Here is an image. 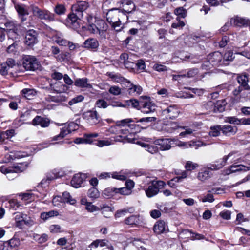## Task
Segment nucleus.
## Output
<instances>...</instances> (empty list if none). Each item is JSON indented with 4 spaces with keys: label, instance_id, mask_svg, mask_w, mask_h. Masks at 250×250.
Masks as SVG:
<instances>
[{
    "label": "nucleus",
    "instance_id": "1",
    "mask_svg": "<svg viewBox=\"0 0 250 250\" xmlns=\"http://www.w3.org/2000/svg\"><path fill=\"white\" fill-rule=\"evenodd\" d=\"M89 5L86 1H79L71 7V12L67 16V21L74 29L80 27L79 21L83 18V12L87 9Z\"/></svg>",
    "mask_w": 250,
    "mask_h": 250
},
{
    "label": "nucleus",
    "instance_id": "2",
    "mask_svg": "<svg viewBox=\"0 0 250 250\" xmlns=\"http://www.w3.org/2000/svg\"><path fill=\"white\" fill-rule=\"evenodd\" d=\"M125 18V14L119 9L113 8L106 13V20L111 28L116 32L121 31V20Z\"/></svg>",
    "mask_w": 250,
    "mask_h": 250
},
{
    "label": "nucleus",
    "instance_id": "3",
    "mask_svg": "<svg viewBox=\"0 0 250 250\" xmlns=\"http://www.w3.org/2000/svg\"><path fill=\"white\" fill-rule=\"evenodd\" d=\"M166 185L162 181H152L148 184V188L145 190L146 196L151 198L157 195L161 188H163Z\"/></svg>",
    "mask_w": 250,
    "mask_h": 250
},
{
    "label": "nucleus",
    "instance_id": "4",
    "mask_svg": "<svg viewBox=\"0 0 250 250\" xmlns=\"http://www.w3.org/2000/svg\"><path fill=\"white\" fill-rule=\"evenodd\" d=\"M31 10L34 16L41 20H47L50 21H53L55 15L48 10H42L37 6H32Z\"/></svg>",
    "mask_w": 250,
    "mask_h": 250
},
{
    "label": "nucleus",
    "instance_id": "5",
    "mask_svg": "<svg viewBox=\"0 0 250 250\" xmlns=\"http://www.w3.org/2000/svg\"><path fill=\"white\" fill-rule=\"evenodd\" d=\"M140 104V110L143 113L148 114L154 112L156 109L155 104L151 101L149 97L146 96L141 97Z\"/></svg>",
    "mask_w": 250,
    "mask_h": 250
},
{
    "label": "nucleus",
    "instance_id": "6",
    "mask_svg": "<svg viewBox=\"0 0 250 250\" xmlns=\"http://www.w3.org/2000/svg\"><path fill=\"white\" fill-rule=\"evenodd\" d=\"M14 5L21 23L24 24L27 21V17L29 14L28 6L24 4L16 2H14Z\"/></svg>",
    "mask_w": 250,
    "mask_h": 250
},
{
    "label": "nucleus",
    "instance_id": "7",
    "mask_svg": "<svg viewBox=\"0 0 250 250\" xmlns=\"http://www.w3.org/2000/svg\"><path fill=\"white\" fill-rule=\"evenodd\" d=\"M28 163L27 162H23L18 163L17 165L12 167H0V171L5 174H9L11 173H17L21 172L26 169Z\"/></svg>",
    "mask_w": 250,
    "mask_h": 250
},
{
    "label": "nucleus",
    "instance_id": "8",
    "mask_svg": "<svg viewBox=\"0 0 250 250\" xmlns=\"http://www.w3.org/2000/svg\"><path fill=\"white\" fill-rule=\"evenodd\" d=\"M22 65L26 70L31 71L38 69L40 66L37 59L31 56H27L23 58Z\"/></svg>",
    "mask_w": 250,
    "mask_h": 250
},
{
    "label": "nucleus",
    "instance_id": "9",
    "mask_svg": "<svg viewBox=\"0 0 250 250\" xmlns=\"http://www.w3.org/2000/svg\"><path fill=\"white\" fill-rule=\"evenodd\" d=\"M180 112L177 105H170L162 110V115L166 119H173L178 116Z\"/></svg>",
    "mask_w": 250,
    "mask_h": 250
},
{
    "label": "nucleus",
    "instance_id": "10",
    "mask_svg": "<svg viewBox=\"0 0 250 250\" xmlns=\"http://www.w3.org/2000/svg\"><path fill=\"white\" fill-rule=\"evenodd\" d=\"M223 55L220 52L216 51L209 54L207 57L209 63L212 66H223L222 62Z\"/></svg>",
    "mask_w": 250,
    "mask_h": 250
},
{
    "label": "nucleus",
    "instance_id": "11",
    "mask_svg": "<svg viewBox=\"0 0 250 250\" xmlns=\"http://www.w3.org/2000/svg\"><path fill=\"white\" fill-rule=\"evenodd\" d=\"M234 154L233 152H230L228 155L224 156L221 160L216 161L214 164H209L208 169L212 170H218L222 168L226 164L229 158L232 156Z\"/></svg>",
    "mask_w": 250,
    "mask_h": 250
},
{
    "label": "nucleus",
    "instance_id": "12",
    "mask_svg": "<svg viewBox=\"0 0 250 250\" xmlns=\"http://www.w3.org/2000/svg\"><path fill=\"white\" fill-rule=\"evenodd\" d=\"M83 118L91 125H95L99 122V117L96 110H89L84 113Z\"/></svg>",
    "mask_w": 250,
    "mask_h": 250
},
{
    "label": "nucleus",
    "instance_id": "13",
    "mask_svg": "<svg viewBox=\"0 0 250 250\" xmlns=\"http://www.w3.org/2000/svg\"><path fill=\"white\" fill-rule=\"evenodd\" d=\"M38 33L34 30H29L26 33L25 43L29 46H33L38 42Z\"/></svg>",
    "mask_w": 250,
    "mask_h": 250
},
{
    "label": "nucleus",
    "instance_id": "14",
    "mask_svg": "<svg viewBox=\"0 0 250 250\" xmlns=\"http://www.w3.org/2000/svg\"><path fill=\"white\" fill-rule=\"evenodd\" d=\"M86 178V176L85 174H76L73 176L71 181V186L75 188H79Z\"/></svg>",
    "mask_w": 250,
    "mask_h": 250
},
{
    "label": "nucleus",
    "instance_id": "15",
    "mask_svg": "<svg viewBox=\"0 0 250 250\" xmlns=\"http://www.w3.org/2000/svg\"><path fill=\"white\" fill-rule=\"evenodd\" d=\"M250 169V167L243 165H232L226 170V174L229 175L231 173L241 171H247Z\"/></svg>",
    "mask_w": 250,
    "mask_h": 250
},
{
    "label": "nucleus",
    "instance_id": "16",
    "mask_svg": "<svg viewBox=\"0 0 250 250\" xmlns=\"http://www.w3.org/2000/svg\"><path fill=\"white\" fill-rule=\"evenodd\" d=\"M27 216L22 213H17L15 214V220L17 227L21 228L23 224H29L30 220H27Z\"/></svg>",
    "mask_w": 250,
    "mask_h": 250
},
{
    "label": "nucleus",
    "instance_id": "17",
    "mask_svg": "<svg viewBox=\"0 0 250 250\" xmlns=\"http://www.w3.org/2000/svg\"><path fill=\"white\" fill-rule=\"evenodd\" d=\"M50 124V121L48 119L36 116L32 120V124L33 125H40L42 127H48Z\"/></svg>",
    "mask_w": 250,
    "mask_h": 250
},
{
    "label": "nucleus",
    "instance_id": "18",
    "mask_svg": "<svg viewBox=\"0 0 250 250\" xmlns=\"http://www.w3.org/2000/svg\"><path fill=\"white\" fill-rule=\"evenodd\" d=\"M143 245V242L140 240H134L128 244L125 247V250H146Z\"/></svg>",
    "mask_w": 250,
    "mask_h": 250
},
{
    "label": "nucleus",
    "instance_id": "19",
    "mask_svg": "<svg viewBox=\"0 0 250 250\" xmlns=\"http://www.w3.org/2000/svg\"><path fill=\"white\" fill-rule=\"evenodd\" d=\"M74 84L75 86L81 88L91 89L92 88V85L88 83V80L86 78L75 79Z\"/></svg>",
    "mask_w": 250,
    "mask_h": 250
},
{
    "label": "nucleus",
    "instance_id": "20",
    "mask_svg": "<svg viewBox=\"0 0 250 250\" xmlns=\"http://www.w3.org/2000/svg\"><path fill=\"white\" fill-rule=\"evenodd\" d=\"M126 87L128 88V93L130 96H138L142 92V88L141 86L134 85L130 82V83H127Z\"/></svg>",
    "mask_w": 250,
    "mask_h": 250
},
{
    "label": "nucleus",
    "instance_id": "21",
    "mask_svg": "<svg viewBox=\"0 0 250 250\" xmlns=\"http://www.w3.org/2000/svg\"><path fill=\"white\" fill-rule=\"evenodd\" d=\"M237 81L239 84V86L244 88L246 90L250 89V86L248 84L249 79L247 74H242L239 75L237 77Z\"/></svg>",
    "mask_w": 250,
    "mask_h": 250
},
{
    "label": "nucleus",
    "instance_id": "22",
    "mask_svg": "<svg viewBox=\"0 0 250 250\" xmlns=\"http://www.w3.org/2000/svg\"><path fill=\"white\" fill-rule=\"evenodd\" d=\"M221 127L222 133L226 136L235 135L238 130L236 126H233L228 125H221Z\"/></svg>",
    "mask_w": 250,
    "mask_h": 250
},
{
    "label": "nucleus",
    "instance_id": "23",
    "mask_svg": "<svg viewBox=\"0 0 250 250\" xmlns=\"http://www.w3.org/2000/svg\"><path fill=\"white\" fill-rule=\"evenodd\" d=\"M154 144L159 146V149L162 151L169 150L171 147L170 142L167 139H157L154 141Z\"/></svg>",
    "mask_w": 250,
    "mask_h": 250
},
{
    "label": "nucleus",
    "instance_id": "24",
    "mask_svg": "<svg viewBox=\"0 0 250 250\" xmlns=\"http://www.w3.org/2000/svg\"><path fill=\"white\" fill-rule=\"evenodd\" d=\"M157 120L156 117H145L139 119V120L136 121V123H140L142 125H139V127L136 128L135 130L136 131L139 130L140 128L141 129H146L148 126V124L150 122H155Z\"/></svg>",
    "mask_w": 250,
    "mask_h": 250
},
{
    "label": "nucleus",
    "instance_id": "25",
    "mask_svg": "<svg viewBox=\"0 0 250 250\" xmlns=\"http://www.w3.org/2000/svg\"><path fill=\"white\" fill-rule=\"evenodd\" d=\"M133 122L131 119H125L119 121L117 122V125L119 126H126L131 130H135L136 128H139L140 125L137 124H128Z\"/></svg>",
    "mask_w": 250,
    "mask_h": 250
},
{
    "label": "nucleus",
    "instance_id": "26",
    "mask_svg": "<svg viewBox=\"0 0 250 250\" xmlns=\"http://www.w3.org/2000/svg\"><path fill=\"white\" fill-rule=\"evenodd\" d=\"M50 88L54 91L58 93L65 92L68 89V87L67 86L62 84L60 82H56L54 84H51Z\"/></svg>",
    "mask_w": 250,
    "mask_h": 250
},
{
    "label": "nucleus",
    "instance_id": "27",
    "mask_svg": "<svg viewBox=\"0 0 250 250\" xmlns=\"http://www.w3.org/2000/svg\"><path fill=\"white\" fill-rule=\"evenodd\" d=\"M233 21L234 25L237 26L242 27L250 25V20L246 18L237 16L235 17Z\"/></svg>",
    "mask_w": 250,
    "mask_h": 250
},
{
    "label": "nucleus",
    "instance_id": "28",
    "mask_svg": "<svg viewBox=\"0 0 250 250\" xmlns=\"http://www.w3.org/2000/svg\"><path fill=\"white\" fill-rule=\"evenodd\" d=\"M167 225L165 221L162 220L158 221L153 227V230L156 234H159L165 232Z\"/></svg>",
    "mask_w": 250,
    "mask_h": 250
},
{
    "label": "nucleus",
    "instance_id": "29",
    "mask_svg": "<svg viewBox=\"0 0 250 250\" xmlns=\"http://www.w3.org/2000/svg\"><path fill=\"white\" fill-rule=\"evenodd\" d=\"M99 45V42L96 39L89 38L85 41L83 47L88 49H97Z\"/></svg>",
    "mask_w": 250,
    "mask_h": 250
},
{
    "label": "nucleus",
    "instance_id": "30",
    "mask_svg": "<svg viewBox=\"0 0 250 250\" xmlns=\"http://www.w3.org/2000/svg\"><path fill=\"white\" fill-rule=\"evenodd\" d=\"M123 7L124 8L121 12H123L125 13V18H127V17L126 16V13H130L132 11H135L136 7L135 4L131 1H127L123 5Z\"/></svg>",
    "mask_w": 250,
    "mask_h": 250
},
{
    "label": "nucleus",
    "instance_id": "31",
    "mask_svg": "<svg viewBox=\"0 0 250 250\" xmlns=\"http://www.w3.org/2000/svg\"><path fill=\"white\" fill-rule=\"evenodd\" d=\"M226 103L225 101H218L216 103H214L213 112L220 113L225 110Z\"/></svg>",
    "mask_w": 250,
    "mask_h": 250
},
{
    "label": "nucleus",
    "instance_id": "32",
    "mask_svg": "<svg viewBox=\"0 0 250 250\" xmlns=\"http://www.w3.org/2000/svg\"><path fill=\"white\" fill-rule=\"evenodd\" d=\"M179 127L180 126L177 122H172L166 124L163 128L167 132L171 133Z\"/></svg>",
    "mask_w": 250,
    "mask_h": 250
},
{
    "label": "nucleus",
    "instance_id": "33",
    "mask_svg": "<svg viewBox=\"0 0 250 250\" xmlns=\"http://www.w3.org/2000/svg\"><path fill=\"white\" fill-rule=\"evenodd\" d=\"M95 26L97 31L103 30L106 31L108 28V25L103 20H99L95 21V24H91V27Z\"/></svg>",
    "mask_w": 250,
    "mask_h": 250
},
{
    "label": "nucleus",
    "instance_id": "34",
    "mask_svg": "<svg viewBox=\"0 0 250 250\" xmlns=\"http://www.w3.org/2000/svg\"><path fill=\"white\" fill-rule=\"evenodd\" d=\"M135 58V56L130 54L128 59L125 62V66L128 69H134L136 68L135 62L133 58Z\"/></svg>",
    "mask_w": 250,
    "mask_h": 250
},
{
    "label": "nucleus",
    "instance_id": "35",
    "mask_svg": "<svg viewBox=\"0 0 250 250\" xmlns=\"http://www.w3.org/2000/svg\"><path fill=\"white\" fill-rule=\"evenodd\" d=\"M54 41L57 44L62 46H67V44H69V41L64 39L60 32L56 34L54 37Z\"/></svg>",
    "mask_w": 250,
    "mask_h": 250
},
{
    "label": "nucleus",
    "instance_id": "36",
    "mask_svg": "<svg viewBox=\"0 0 250 250\" xmlns=\"http://www.w3.org/2000/svg\"><path fill=\"white\" fill-rule=\"evenodd\" d=\"M233 59V53L230 51H227L223 55L222 62L223 66H227L229 64V62Z\"/></svg>",
    "mask_w": 250,
    "mask_h": 250
},
{
    "label": "nucleus",
    "instance_id": "37",
    "mask_svg": "<svg viewBox=\"0 0 250 250\" xmlns=\"http://www.w3.org/2000/svg\"><path fill=\"white\" fill-rule=\"evenodd\" d=\"M139 215H131L128 218H126L124 222L125 224L129 225H137L139 223Z\"/></svg>",
    "mask_w": 250,
    "mask_h": 250
},
{
    "label": "nucleus",
    "instance_id": "38",
    "mask_svg": "<svg viewBox=\"0 0 250 250\" xmlns=\"http://www.w3.org/2000/svg\"><path fill=\"white\" fill-rule=\"evenodd\" d=\"M210 129V130L209 132V134L210 136H218L220 135L221 131V125H216L213 126H211Z\"/></svg>",
    "mask_w": 250,
    "mask_h": 250
},
{
    "label": "nucleus",
    "instance_id": "39",
    "mask_svg": "<svg viewBox=\"0 0 250 250\" xmlns=\"http://www.w3.org/2000/svg\"><path fill=\"white\" fill-rule=\"evenodd\" d=\"M58 215V212L57 211L51 210L48 212H43L41 214V218L44 221H45L50 217L56 216Z\"/></svg>",
    "mask_w": 250,
    "mask_h": 250
},
{
    "label": "nucleus",
    "instance_id": "40",
    "mask_svg": "<svg viewBox=\"0 0 250 250\" xmlns=\"http://www.w3.org/2000/svg\"><path fill=\"white\" fill-rule=\"evenodd\" d=\"M70 133L71 132L70 129H67V127H63L61 129L60 134L58 135L54 136L52 140H58L59 139H62Z\"/></svg>",
    "mask_w": 250,
    "mask_h": 250
},
{
    "label": "nucleus",
    "instance_id": "41",
    "mask_svg": "<svg viewBox=\"0 0 250 250\" xmlns=\"http://www.w3.org/2000/svg\"><path fill=\"white\" fill-rule=\"evenodd\" d=\"M123 188H108L104 190L103 194L107 197L113 195L114 192L117 193L121 192Z\"/></svg>",
    "mask_w": 250,
    "mask_h": 250
},
{
    "label": "nucleus",
    "instance_id": "42",
    "mask_svg": "<svg viewBox=\"0 0 250 250\" xmlns=\"http://www.w3.org/2000/svg\"><path fill=\"white\" fill-rule=\"evenodd\" d=\"M87 195L90 198L96 199L99 197L100 192L96 188L93 187L88 190Z\"/></svg>",
    "mask_w": 250,
    "mask_h": 250
},
{
    "label": "nucleus",
    "instance_id": "43",
    "mask_svg": "<svg viewBox=\"0 0 250 250\" xmlns=\"http://www.w3.org/2000/svg\"><path fill=\"white\" fill-rule=\"evenodd\" d=\"M33 238L38 243H43L47 240L48 236L46 234H42L41 235L38 234H34Z\"/></svg>",
    "mask_w": 250,
    "mask_h": 250
},
{
    "label": "nucleus",
    "instance_id": "44",
    "mask_svg": "<svg viewBox=\"0 0 250 250\" xmlns=\"http://www.w3.org/2000/svg\"><path fill=\"white\" fill-rule=\"evenodd\" d=\"M213 107L214 102L211 101H208L204 103L202 105V108L203 110L208 111L209 112H213Z\"/></svg>",
    "mask_w": 250,
    "mask_h": 250
},
{
    "label": "nucleus",
    "instance_id": "45",
    "mask_svg": "<svg viewBox=\"0 0 250 250\" xmlns=\"http://www.w3.org/2000/svg\"><path fill=\"white\" fill-rule=\"evenodd\" d=\"M209 177V171L208 170H205L203 171H201L198 173L197 178L201 181H205Z\"/></svg>",
    "mask_w": 250,
    "mask_h": 250
},
{
    "label": "nucleus",
    "instance_id": "46",
    "mask_svg": "<svg viewBox=\"0 0 250 250\" xmlns=\"http://www.w3.org/2000/svg\"><path fill=\"white\" fill-rule=\"evenodd\" d=\"M7 35L8 37V40H12L15 41L19 39V34L18 33V29L13 30L12 31H9L7 32Z\"/></svg>",
    "mask_w": 250,
    "mask_h": 250
},
{
    "label": "nucleus",
    "instance_id": "47",
    "mask_svg": "<svg viewBox=\"0 0 250 250\" xmlns=\"http://www.w3.org/2000/svg\"><path fill=\"white\" fill-rule=\"evenodd\" d=\"M111 78H113L116 82L121 84H124L125 83H130V81L120 75H114L111 76Z\"/></svg>",
    "mask_w": 250,
    "mask_h": 250
},
{
    "label": "nucleus",
    "instance_id": "48",
    "mask_svg": "<svg viewBox=\"0 0 250 250\" xmlns=\"http://www.w3.org/2000/svg\"><path fill=\"white\" fill-rule=\"evenodd\" d=\"M66 8L62 4H57L54 8V12L59 15L64 14Z\"/></svg>",
    "mask_w": 250,
    "mask_h": 250
},
{
    "label": "nucleus",
    "instance_id": "49",
    "mask_svg": "<svg viewBox=\"0 0 250 250\" xmlns=\"http://www.w3.org/2000/svg\"><path fill=\"white\" fill-rule=\"evenodd\" d=\"M18 48V43L17 41L14 42L11 44L9 45L7 48V52L8 53L15 54Z\"/></svg>",
    "mask_w": 250,
    "mask_h": 250
},
{
    "label": "nucleus",
    "instance_id": "50",
    "mask_svg": "<svg viewBox=\"0 0 250 250\" xmlns=\"http://www.w3.org/2000/svg\"><path fill=\"white\" fill-rule=\"evenodd\" d=\"M22 95L28 99L34 95V91L31 89H24L21 91Z\"/></svg>",
    "mask_w": 250,
    "mask_h": 250
},
{
    "label": "nucleus",
    "instance_id": "51",
    "mask_svg": "<svg viewBox=\"0 0 250 250\" xmlns=\"http://www.w3.org/2000/svg\"><path fill=\"white\" fill-rule=\"evenodd\" d=\"M126 103H127L128 105H129L130 104H131V106L133 107L140 110V108L141 106L140 100L139 101L136 99H131L129 100L126 101Z\"/></svg>",
    "mask_w": 250,
    "mask_h": 250
},
{
    "label": "nucleus",
    "instance_id": "52",
    "mask_svg": "<svg viewBox=\"0 0 250 250\" xmlns=\"http://www.w3.org/2000/svg\"><path fill=\"white\" fill-rule=\"evenodd\" d=\"M225 122L235 125H240V119L235 117H227L225 119Z\"/></svg>",
    "mask_w": 250,
    "mask_h": 250
},
{
    "label": "nucleus",
    "instance_id": "53",
    "mask_svg": "<svg viewBox=\"0 0 250 250\" xmlns=\"http://www.w3.org/2000/svg\"><path fill=\"white\" fill-rule=\"evenodd\" d=\"M96 106L99 108H106L110 104H108L106 101L104 99H99L96 102Z\"/></svg>",
    "mask_w": 250,
    "mask_h": 250
},
{
    "label": "nucleus",
    "instance_id": "54",
    "mask_svg": "<svg viewBox=\"0 0 250 250\" xmlns=\"http://www.w3.org/2000/svg\"><path fill=\"white\" fill-rule=\"evenodd\" d=\"M84 99V97L82 95H78L76 97L72 98L71 100L68 102V104L70 105H72L74 104H77L78 103L82 102Z\"/></svg>",
    "mask_w": 250,
    "mask_h": 250
},
{
    "label": "nucleus",
    "instance_id": "55",
    "mask_svg": "<svg viewBox=\"0 0 250 250\" xmlns=\"http://www.w3.org/2000/svg\"><path fill=\"white\" fill-rule=\"evenodd\" d=\"M174 13L181 18H185L187 15V11L183 7H179L175 9Z\"/></svg>",
    "mask_w": 250,
    "mask_h": 250
},
{
    "label": "nucleus",
    "instance_id": "56",
    "mask_svg": "<svg viewBox=\"0 0 250 250\" xmlns=\"http://www.w3.org/2000/svg\"><path fill=\"white\" fill-rule=\"evenodd\" d=\"M5 26L7 32L18 29L17 25L13 21H9L6 22L5 23Z\"/></svg>",
    "mask_w": 250,
    "mask_h": 250
},
{
    "label": "nucleus",
    "instance_id": "57",
    "mask_svg": "<svg viewBox=\"0 0 250 250\" xmlns=\"http://www.w3.org/2000/svg\"><path fill=\"white\" fill-rule=\"evenodd\" d=\"M108 91L115 96H118L121 94V91L119 87L117 86H112L109 89Z\"/></svg>",
    "mask_w": 250,
    "mask_h": 250
},
{
    "label": "nucleus",
    "instance_id": "58",
    "mask_svg": "<svg viewBox=\"0 0 250 250\" xmlns=\"http://www.w3.org/2000/svg\"><path fill=\"white\" fill-rule=\"evenodd\" d=\"M198 165L196 163H194L191 161H188L185 165V168L188 171H191L195 169Z\"/></svg>",
    "mask_w": 250,
    "mask_h": 250
},
{
    "label": "nucleus",
    "instance_id": "59",
    "mask_svg": "<svg viewBox=\"0 0 250 250\" xmlns=\"http://www.w3.org/2000/svg\"><path fill=\"white\" fill-rule=\"evenodd\" d=\"M214 201V198L212 194L208 192V193L205 195L202 199V201L203 202H209L212 203Z\"/></svg>",
    "mask_w": 250,
    "mask_h": 250
},
{
    "label": "nucleus",
    "instance_id": "60",
    "mask_svg": "<svg viewBox=\"0 0 250 250\" xmlns=\"http://www.w3.org/2000/svg\"><path fill=\"white\" fill-rule=\"evenodd\" d=\"M9 69V68L4 63L0 64V74L3 76L6 75Z\"/></svg>",
    "mask_w": 250,
    "mask_h": 250
},
{
    "label": "nucleus",
    "instance_id": "61",
    "mask_svg": "<svg viewBox=\"0 0 250 250\" xmlns=\"http://www.w3.org/2000/svg\"><path fill=\"white\" fill-rule=\"evenodd\" d=\"M153 68L154 70L158 72H164L167 70V67L162 64H155Z\"/></svg>",
    "mask_w": 250,
    "mask_h": 250
},
{
    "label": "nucleus",
    "instance_id": "62",
    "mask_svg": "<svg viewBox=\"0 0 250 250\" xmlns=\"http://www.w3.org/2000/svg\"><path fill=\"white\" fill-rule=\"evenodd\" d=\"M219 215L222 218L229 220L230 219L231 212L229 210H224L221 211Z\"/></svg>",
    "mask_w": 250,
    "mask_h": 250
},
{
    "label": "nucleus",
    "instance_id": "63",
    "mask_svg": "<svg viewBox=\"0 0 250 250\" xmlns=\"http://www.w3.org/2000/svg\"><path fill=\"white\" fill-rule=\"evenodd\" d=\"M14 133V130L13 129L8 130L6 131H2V134L3 135V138H4V140L6 139H8L9 137H11L13 136Z\"/></svg>",
    "mask_w": 250,
    "mask_h": 250
},
{
    "label": "nucleus",
    "instance_id": "64",
    "mask_svg": "<svg viewBox=\"0 0 250 250\" xmlns=\"http://www.w3.org/2000/svg\"><path fill=\"white\" fill-rule=\"evenodd\" d=\"M11 248H14L19 245V241L17 239H11L7 242Z\"/></svg>",
    "mask_w": 250,
    "mask_h": 250
}]
</instances>
